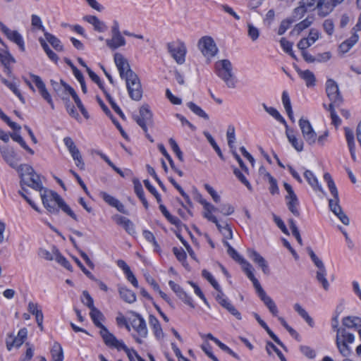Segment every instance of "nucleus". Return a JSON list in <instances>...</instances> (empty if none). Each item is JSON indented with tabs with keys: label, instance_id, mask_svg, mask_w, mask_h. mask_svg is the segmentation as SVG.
Returning <instances> with one entry per match:
<instances>
[{
	"label": "nucleus",
	"instance_id": "f257e3e1",
	"mask_svg": "<svg viewBox=\"0 0 361 361\" xmlns=\"http://www.w3.org/2000/svg\"><path fill=\"white\" fill-rule=\"evenodd\" d=\"M114 61L121 78L126 80L130 97L133 100L140 101L142 97V89L137 75L130 69L128 61L121 54H114Z\"/></svg>",
	"mask_w": 361,
	"mask_h": 361
},
{
	"label": "nucleus",
	"instance_id": "f03ea898",
	"mask_svg": "<svg viewBox=\"0 0 361 361\" xmlns=\"http://www.w3.org/2000/svg\"><path fill=\"white\" fill-rule=\"evenodd\" d=\"M214 73L228 88L236 87L237 80L233 71V66L228 59L217 61L214 64Z\"/></svg>",
	"mask_w": 361,
	"mask_h": 361
},
{
	"label": "nucleus",
	"instance_id": "7ed1b4c3",
	"mask_svg": "<svg viewBox=\"0 0 361 361\" xmlns=\"http://www.w3.org/2000/svg\"><path fill=\"white\" fill-rule=\"evenodd\" d=\"M307 251L314 266L317 268V271H316V279L317 282L322 285L324 290H329L330 285L326 279L327 272L324 262L316 255L311 247H307Z\"/></svg>",
	"mask_w": 361,
	"mask_h": 361
},
{
	"label": "nucleus",
	"instance_id": "20e7f679",
	"mask_svg": "<svg viewBox=\"0 0 361 361\" xmlns=\"http://www.w3.org/2000/svg\"><path fill=\"white\" fill-rule=\"evenodd\" d=\"M250 275V280L252 281L255 288L258 294V296L263 301L264 305L269 309V312L274 317H278L279 310L274 301L267 295L266 292L262 288L259 281L255 278L254 275Z\"/></svg>",
	"mask_w": 361,
	"mask_h": 361
},
{
	"label": "nucleus",
	"instance_id": "39448f33",
	"mask_svg": "<svg viewBox=\"0 0 361 361\" xmlns=\"http://www.w3.org/2000/svg\"><path fill=\"white\" fill-rule=\"evenodd\" d=\"M167 49L178 64L181 65L185 63L187 48L184 42L181 41L169 42L167 44Z\"/></svg>",
	"mask_w": 361,
	"mask_h": 361
},
{
	"label": "nucleus",
	"instance_id": "423d86ee",
	"mask_svg": "<svg viewBox=\"0 0 361 361\" xmlns=\"http://www.w3.org/2000/svg\"><path fill=\"white\" fill-rule=\"evenodd\" d=\"M133 118L145 133L147 132V126L153 123V114L147 104L142 105L140 108L139 115H134Z\"/></svg>",
	"mask_w": 361,
	"mask_h": 361
},
{
	"label": "nucleus",
	"instance_id": "0eeeda50",
	"mask_svg": "<svg viewBox=\"0 0 361 361\" xmlns=\"http://www.w3.org/2000/svg\"><path fill=\"white\" fill-rule=\"evenodd\" d=\"M27 337V329L22 328L16 336L13 334H8L6 339V348L8 351L13 347L20 348Z\"/></svg>",
	"mask_w": 361,
	"mask_h": 361
},
{
	"label": "nucleus",
	"instance_id": "6e6552de",
	"mask_svg": "<svg viewBox=\"0 0 361 361\" xmlns=\"http://www.w3.org/2000/svg\"><path fill=\"white\" fill-rule=\"evenodd\" d=\"M198 47L206 57L214 56L218 51L216 45L211 37H202L198 42Z\"/></svg>",
	"mask_w": 361,
	"mask_h": 361
},
{
	"label": "nucleus",
	"instance_id": "1a4fd4ad",
	"mask_svg": "<svg viewBox=\"0 0 361 361\" xmlns=\"http://www.w3.org/2000/svg\"><path fill=\"white\" fill-rule=\"evenodd\" d=\"M326 92L329 99L333 104L339 106L342 102V96L338 90L337 83L332 79H329L326 83Z\"/></svg>",
	"mask_w": 361,
	"mask_h": 361
},
{
	"label": "nucleus",
	"instance_id": "9d476101",
	"mask_svg": "<svg viewBox=\"0 0 361 361\" xmlns=\"http://www.w3.org/2000/svg\"><path fill=\"white\" fill-rule=\"evenodd\" d=\"M54 194H58L53 190H44L42 192L41 198L44 207L50 212L56 214L59 209L56 207V198Z\"/></svg>",
	"mask_w": 361,
	"mask_h": 361
},
{
	"label": "nucleus",
	"instance_id": "9b49d317",
	"mask_svg": "<svg viewBox=\"0 0 361 361\" xmlns=\"http://www.w3.org/2000/svg\"><path fill=\"white\" fill-rule=\"evenodd\" d=\"M299 126L305 141L310 145L314 144L317 140V133L313 130L310 121L301 118L299 121Z\"/></svg>",
	"mask_w": 361,
	"mask_h": 361
},
{
	"label": "nucleus",
	"instance_id": "f8f14e48",
	"mask_svg": "<svg viewBox=\"0 0 361 361\" xmlns=\"http://www.w3.org/2000/svg\"><path fill=\"white\" fill-rule=\"evenodd\" d=\"M132 314L135 317V318L130 321L132 328L140 337L146 338L148 335V330L145 320L137 312H133Z\"/></svg>",
	"mask_w": 361,
	"mask_h": 361
},
{
	"label": "nucleus",
	"instance_id": "ddd939ff",
	"mask_svg": "<svg viewBox=\"0 0 361 361\" xmlns=\"http://www.w3.org/2000/svg\"><path fill=\"white\" fill-rule=\"evenodd\" d=\"M99 333L107 346L116 348L118 350H120V348H126V344L123 341L118 340L113 334L108 331L106 326L103 327Z\"/></svg>",
	"mask_w": 361,
	"mask_h": 361
},
{
	"label": "nucleus",
	"instance_id": "4468645a",
	"mask_svg": "<svg viewBox=\"0 0 361 361\" xmlns=\"http://www.w3.org/2000/svg\"><path fill=\"white\" fill-rule=\"evenodd\" d=\"M0 29L9 40L16 43L22 51H25V47L24 40L21 35L18 31L10 30L2 22H0Z\"/></svg>",
	"mask_w": 361,
	"mask_h": 361
},
{
	"label": "nucleus",
	"instance_id": "2eb2a0df",
	"mask_svg": "<svg viewBox=\"0 0 361 361\" xmlns=\"http://www.w3.org/2000/svg\"><path fill=\"white\" fill-rule=\"evenodd\" d=\"M30 78L32 79L35 82L36 87L38 89V91L42 96V97L47 102V103L51 106V109H54V104L52 101L51 97L49 93L44 82L42 81L41 78L37 75L30 74Z\"/></svg>",
	"mask_w": 361,
	"mask_h": 361
},
{
	"label": "nucleus",
	"instance_id": "dca6fc26",
	"mask_svg": "<svg viewBox=\"0 0 361 361\" xmlns=\"http://www.w3.org/2000/svg\"><path fill=\"white\" fill-rule=\"evenodd\" d=\"M227 252L235 261L238 262L243 266V271L250 280L251 276L250 274L254 275L252 273V266L242 257L232 246H229V249H227Z\"/></svg>",
	"mask_w": 361,
	"mask_h": 361
},
{
	"label": "nucleus",
	"instance_id": "f3484780",
	"mask_svg": "<svg viewBox=\"0 0 361 361\" xmlns=\"http://www.w3.org/2000/svg\"><path fill=\"white\" fill-rule=\"evenodd\" d=\"M21 180H39V175L37 174L33 168L28 164H20L17 169Z\"/></svg>",
	"mask_w": 361,
	"mask_h": 361
},
{
	"label": "nucleus",
	"instance_id": "a211bd4d",
	"mask_svg": "<svg viewBox=\"0 0 361 361\" xmlns=\"http://www.w3.org/2000/svg\"><path fill=\"white\" fill-rule=\"evenodd\" d=\"M99 195L109 206L116 208L119 212L128 214V212L125 206L116 198L106 192L100 191Z\"/></svg>",
	"mask_w": 361,
	"mask_h": 361
},
{
	"label": "nucleus",
	"instance_id": "6ab92c4d",
	"mask_svg": "<svg viewBox=\"0 0 361 361\" xmlns=\"http://www.w3.org/2000/svg\"><path fill=\"white\" fill-rule=\"evenodd\" d=\"M247 256L260 267L265 274H269V268L265 259L259 252L253 249H247Z\"/></svg>",
	"mask_w": 361,
	"mask_h": 361
},
{
	"label": "nucleus",
	"instance_id": "aec40b11",
	"mask_svg": "<svg viewBox=\"0 0 361 361\" xmlns=\"http://www.w3.org/2000/svg\"><path fill=\"white\" fill-rule=\"evenodd\" d=\"M50 83L53 87V90L59 97L63 99H68L66 96L67 92L69 93V88L71 87L70 85L66 83L63 80H61L60 82L54 81V80H51Z\"/></svg>",
	"mask_w": 361,
	"mask_h": 361
},
{
	"label": "nucleus",
	"instance_id": "412c9836",
	"mask_svg": "<svg viewBox=\"0 0 361 361\" xmlns=\"http://www.w3.org/2000/svg\"><path fill=\"white\" fill-rule=\"evenodd\" d=\"M112 37L111 39L106 40V44L112 50H115L120 47H123L126 44V39L121 35V33L111 34Z\"/></svg>",
	"mask_w": 361,
	"mask_h": 361
},
{
	"label": "nucleus",
	"instance_id": "4be33fe9",
	"mask_svg": "<svg viewBox=\"0 0 361 361\" xmlns=\"http://www.w3.org/2000/svg\"><path fill=\"white\" fill-rule=\"evenodd\" d=\"M83 20L90 24L92 25L94 29L99 32H103L106 30L107 27L106 24L100 20L97 16L87 15L83 17Z\"/></svg>",
	"mask_w": 361,
	"mask_h": 361
},
{
	"label": "nucleus",
	"instance_id": "5701e85b",
	"mask_svg": "<svg viewBox=\"0 0 361 361\" xmlns=\"http://www.w3.org/2000/svg\"><path fill=\"white\" fill-rule=\"evenodd\" d=\"M314 16H307L305 19L297 23L292 31L290 32L291 35H299L302 31L309 27L314 22Z\"/></svg>",
	"mask_w": 361,
	"mask_h": 361
},
{
	"label": "nucleus",
	"instance_id": "b1692460",
	"mask_svg": "<svg viewBox=\"0 0 361 361\" xmlns=\"http://www.w3.org/2000/svg\"><path fill=\"white\" fill-rule=\"evenodd\" d=\"M149 323L152 328V330L154 331V336L157 339H160L164 337V333L163 330L161 329V324L159 321L157 319V318L150 314L149 317Z\"/></svg>",
	"mask_w": 361,
	"mask_h": 361
},
{
	"label": "nucleus",
	"instance_id": "393cba45",
	"mask_svg": "<svg viewBox=\"0 0 361 361\" xmlns=\"http://www.w3.org/2000/svg\"><path fill=\"white\" fill-rule=\"evenodd\" d=\"M328 188L330 191V193L332 196L331 198L329 199V207H332L336 206L337 204H340V199L338 196V191L336 185L334 182H328Z\"/></svg>",
	"mask_w": 361,
	"mask_h": 361
},
{
	"label": "nucleus",
	"instance_id": "a878e982",
	"mask_svg": "<svg viewBox=\"0 0 361 361\" xmlns=\"http://www.w3.org/2000/svg\"><path fill=\"white\" fill-rule=\"evenodd\" d=\"M342 324L348 329H355L357 330L361 327V318L358 317L348 316L342 319Z\"/></svg>",
	"mask_w": 361,
	"mask_h": 361
},
{
	"label": "nucleus",
	"instance_id": "bb28decb",
	"mask_svg": "<svg viewBox=\"0 0 361 361\" xmlns=\"http://www.w3.org/2000/svg\"><path fill=\"white\" fill-rule=\"evenodd\" d=\"M118 293L121 298L128 303H133L136 300L135 293L125 286H118Z\"/></svg>",
	"mask_w": 361,
	"mask_h": 361
},
{
	"label": "nucleus",
	"instance_id": "cd10ccee",
	"mask_svg": "<svg viewBox=\"0 0 361 361\" xmlns=\"http://www.w3.org/2000/svg\"><path fill=\"white\" fill-rule=\"evenodd\" d=\"M297 72L300 77L305 80L307 87H310L315 85L316 78L312 71L309 70L302 71L297 69Z\"/></svg>",
	"mask_w": 361,
	"mask_h": 361
},
{
	"label": "nucleus",
	"instance_id": "c85d7f7f",
	"mask_svg": "<svg viewBox=\"0 0 361 361\" xmlns=\"http://www.w3.org/2000/svg\"><path fill=\"white\" fill-rule=\"evenodd\" d=\"M55 195V198H56V203L59 208L61 209V210L70 216L75 221H78L77 216L72 211L70 207L65 202V201L61 197L59 194H54Z\"/></svg>",
	"mask_w": 361,
	"mask_h": 361
},
{
	"label": "nucleus",
	"instance_id": "c756f323",
	"mask_svg": "<svg viewBox=\"0 0 361 361\" xmlns=\"http://www.w3.org/2000/svg\"><path fill=\"white\" fill-rule=\"evenodd\" d=\"M0 80L3 84H4L8 88H9V90H11L19 98L22 103L25 104V98L23 97L22 94L18 90V85L16 84V82L6 80V78H3L1 75Z\"/></svg>",
	"mask_w": 361,
	"mask_h": 361
},
{
	"label": "nucleus",
	"instance_id": "7c9ffc66",
	"mask_svg": "<svg viewBox=\"0 0 361 361\" xmlns=\"http://www.w3.org/2000/svg\"><path fill=\"white\" fill-rule=\"evenodd\" d=\"M359 35L354 32L348 39L342 42L339 46V49L342 53L348 52L358 41Z\"/></svg>",
	"mask_w": 361,
	"mask_h": 361
},
{
	"label": "nucleus",
	"instance_id": "2f4dec72",
	"mask_svg": "<svg viewBox=\"0 0 361 361\" xmlns=\"http://www.w3.org/2000/svg\"><path fill=\"white\" fill-rule=\"evenodd\" d=\"M203 216L211 222L216 221V217L212 214L213 212H219V208L209 202H204Z\"/></svg>",
	"mask_w": 361,
	"mask_h": 361
},
{
	"label": "nucleus",
	"instance_id": "473e14b6",
	"mask_svg": "<svg viewBox=\"0 0 361 361\" xmlns=\"http://www.w3.org/2000/svg\"><path fill=\"white\" fill-rule=\"evenodd\" d=\"M44 35L46 40L49 43H50V44L53 47V48L56 51H63V46L61 44V41H60V39L59 38H57L54 35H52V34H51L49 32H44Z\"/></svg>",
	"mask_w": 361,
	"mask_h": 361
},
{
	"label": "nucleus",
	"instance_id": "72a5a7b5",
	"mask_svg": "<svg viewBox=\"0 0 361 361\" xmlns=\"http://www.w3.org/2000/svg\"><path fill=\"white\" fill-rule=\"evenodd\" d=\"M2 156L4 160L13 168L18 166V159L16 158L14 151L5 149L1 151Z\"/></svg>",
	"mask_w": 361,
	"mask_h": 361
},
{
	"label": "nucleus",
	"instance_id": "f704fd0d",
	"mask_svg": "<svg viewBox=\"0 0 361 361\" xmlns=\"http://www.w3.org/2000/svg\"><path fill=\"white\" fill-rule=\"evenodd\" d=\"M90 317L94 323V324L100 329V330L105 327L102 323L101 321L104 320V315L97 308L94 307L90 310Z\"/></svg>",
	"mask_w": 361,
	"mask_h": 361
},
{
	"label": "nucleus",
	"instance_id": "c9c22d12",
	"mask_svg": "<svg viewBox=\"0 0 361 361\" xmlns=\"http://www.w3.org/2000/svg\"><path fill=\"white\" fill-rule=\"evenodd\" d=\"M330 210L339 219V220L345 226L350 224L348 216L343 212L340 204L329 207Z\"/></svg>",
	"mask_w": 361,
	"mask_h": 361
},
{
	"label": "nucleus",
	"instance_id": "e433bc0d",
	"mask_svg": "<svg viewBox=\"0 0 361 361\" xmlns=\"http://www.w3.org/2000/svg\"><path fill=\"white\" fill-rule=\"evenodd\" d=\"M330 210L339 219V220L345 226L350 224L348 216L343 212L340 204L329 207Z\"/></svg>",
	"mask_w": 361,
	"mask_h": 361
},
{
	"label": "nucleus",
	"instance_id": "4c0bfd02",
	"mask_svg": "<svg viewBox=\"0 0 361 361\" xmlns=\"http://www.w3.org/2000/svg\"><path fill=\"white\" fill-rule=\"evenodd\" d=\"M53 361H63V352L61 345L58 342H54L51 350Z\"/></svg>",
	"mask_w": 361,
	"mask_h": 361
},
{
	"label": "nucleus",
	"instance_id": "58836bf2",
	"mask_svg": "<svg viewBox=\"0 0 361 361\" xmlns=\"http://www.w3.org/2000/svg\"><path fill=\"white\" fill-rule=\"evenodd\" d=\"M324 0H302L300 4L307 11H314L316 8H322Z\"/></svg>",
	"mask_w": 361,
	"mask_h": 361
},
{
	"label": "nucleus",
	"instance_id": "ea45409f",
	"mask_svg": "<svg viewBox=\"0 0 361 361\" xmlns=\"http://www.w3.org/2000/svg\"><path fill=\"white\" fill-rule=\"evenodd\" d=\"M69 94L72 96L74 102H75L77 106L80 109L81 114L83 115V116L85 118L87 119L89 118L88 112L85 109V108L83 106V104H82V102L80 101L79 97L78 96V94H76L75 91L74 90V89L73 87L69 88Z\"/></svg>",
	"mask_w": 361,
	"mask_h": 361
},
{
	"label": "nucleus",
	"instance_id": "a19ab883",
	"mask_svg": "<svg viewBox=\"0 0 361 361\" xmlns=\"http://www.w3.org/2000/svg\"><path fill=\"white\" fill-rule=\"evenodd\" d=\"M53 253L55 255V260L65 267L66 269L69 271H72V266L71 263L67 260L66 257H64L59 251V250L56 247H53Z\"/></svg>",
	"mask_w": 361,
	"mask_h": 361
},
{
	"label": "nucleus",
	"instance_id": "79ce46f5",
	"mask_svg": "<svg viewBox=\"0 0 361 361\" xmlns=\"http://www.w3.org/2000/svg\"><path fill=\"white\" fill-rule=\"evenodd\" d=\"M307 11H308L304 6H302V5L301 4H300L299 6L296 7L293 10L291 16L288 18L293 23H295V22L302 19L305 16V13Z\"/></svg>",
	"mask_w": 361,
	"mask_h": 361
},
{
	"label": "nucleus",
	"instance_id": "37998d69",
	"mask_svg": "<svg viewBox=\"0 0 361 361\" xmlns=\"http://www.w3.org/2000/svg\"><path fill=\"white\" fill-rule=\"evenodd\" d=\"M336 346L338 349L339 353L343 356V357H349L352 354V350L348 346L349 343H346L343 341H338V339H336Z\"/></svg>",
	"mask_w": 361,
	"mask_h": 361
},
{
	"label": "nucleus",
	"instance_id": "c03bdc74",
	"mask_svg": "<svg viewBox=\"0 0 361 361\" xmlns=\"http://www.w3.org/2000/svg\"><path fill=\"white\" fill-rule=\"evenodd\" d=\"M288 201L287 202V207L290 212L295 215V216H299L300 213L298 207L299 205V200L297 196H294L293 197L288 198Z\"/></svg>",
	"mask_w": 361,
	"mask_h": 361
},
{
	"label": "nucleus",
	"instance_id": "a18cd8bd",
	"mask_svg": "<svg viewBox=\"0 0 361 361\" xmlns=\"http://www.w3.org/2000/svg\"><path fill=\"white\" fill-rule=\"evenodd\" d=\"M262 106L266 112L274 117L276 120L281 123L286 124V122L283 117L280 114L278 110L274 107H269L266 104H262Z\"/></svg>",
	"mask_w": 361,
	"mask_h": 361
},
{
	"label": "nucleus",
	"instance_id": "49530a36",
	"mask_svg": "<svg viewBox=\"0 0 361 361\" xmlns=\"http://www.w3.org/2000/svg\"><path fill=\"white\" fill-rule=\"evenodd\" d=\"M286 135L288 141L298 152H301L303 149V142L301 140L298 139L293 133H290L288 130H286Z\"/></svg>",
	"mask_w": 361,
	"mask_h": 361
},
{
	"label": "nucleus",
	"instance_id": "de8ad7c7",
	"mask_svg": "<svg viewBox=\"0 0 361 361\" xmlns=\"http://www.w3.org/2000/svg\"><path fill=\"white\" fill-rule=\"evenodd\" d=\"M173 252L175 255L176 259L182 263L183 266L185 268H188V264L186 262L187 255L185 252L182 248L174 247L173 248Z\"/></svg>",
	"mask_w": 361,
	"mask_h": 361
},
{
	"label": "nucleus",
	"instance_id": "09e8293b",
	"mask_svg": "<svg viewBox=\"0 0 361 361\" xmlns=\"http://www.w3.org/2000/svg\"><path fill=\"white\" fill-rule=\"evenodd\" d=\"M221 302L222 303L221 305L226 309L237 319L240 320L242 319L241 314L227 299L226 300H222Z\"/></svg>",
	"mask_w": 361,
	"mask_h": 361
},
{
	"label": "nucleus",
	"instance_id": "8fccbe9b",
	"mask_svg": "<svg viewBox=\"0 0 361 361\" xmlns=\"http://www.w3.org/2000/svg\"><path fill=\"white\" fill-rule=\"evenodd\" d=\"M188 107L198 116L204 118L205 120L209 119V116L206 114L199 106L195 104L192 102H190L187 104Z\"/></svg>",
	"mask_w": 361,
	"mask_h": 361
},
{
	"label": "nucleus",
	"instance_id": "3c124183",
	"mask_svg": "<svg viewBox=\"0 0 361 361\" xmlns=\"http://www.w3.org/2000/svg\"><path fill=\"white\" fill-rule=\"evenodd\" d=\"M226 137L228 140V145L231 151L233 149H235L234 146V142L235 140V128L232 126H228L227 133H226Z\"/></svg>",
	"mask_w": 361,
	"mask_h": 361
},
{
	"label": "nucleus",
	"instance_id": "603ef678",
	"mask_svg": "<svg viewBox=\"0 0 361 361\" xmlns=\"http://www.w3.org/2000/svg\"><path fill=\"white\" fill-rule=\"evenodd\" d=\"M101 156L102 158L109 164V166H110L115 171L119 173L122 178H128V175L131 173L130 171L129 170L122 171L121 169L117 168L106 155L102 154Z\"/></svg>",
	"mask_w": 361,
	"mask_h": 361
},
{
	"label": "nucleus",
	"instance_id": "864d4df0",
	"mask_svg": "<svg viewBox=\"0 0 361 361\" xmlns=\"http://www.w3.org/2000/svg\"><path fill=\"white\" fill-rule=\"evenodd\" d=\"M11 137L14 141L19 143V145L28 153H30V154H34V151L30 147H29V146L26 144L23 138L19 134L13 133L11 135Z\"/></svg>",
	"mask_w": 361,
	"mask_h": 361
},
{
	"label": "nucleus",
	"instance_id": "5fc2aeb1",
	"mask_svg": "<svg viewBox=\"0 0 361 361\" xmlns=\"http://www.w3.org/2000/svg\"><path fill=\"white\" fill-rule=\"evenodd\" d=\"M270 348H272L276 353V355H278L281 361H287L281 351L271 341H267L266 345V350L269 355L271 354Z\"/></svg>",
	"mask_w": 361,
	"mask_h": 361
},
{
	"label": "nucleus",
	"instance_id": "6e6d98bb",
	"mask_svg": "<svg viewBox=\"0 0 361 361\" xmlns=\"http://www.w3.org/2000/svg\"><path fill=\"white\" fill-rule=\"evenodd\" d=\"M204 136L206 137L207 140H208V142L210 143V145L212 146V147L214 148V149L215 150V152L217 153V154L219 155V157L221 159H224V156H223V154L221 152V149L219 148V147L218 146V145L216 144V141L214 140V139L213 138V137L211 135V134L208 132H204Z\"/></svg>",
	"mask_w": 361,
	"mask_h": 361
},
{
	"label": "nucleus",
	"instance_id": "4d7b16f0",
	"mask_svg": "<svg viewBox=\"0 0 361 361\" xmlns=\"http://www.w3.org/2000/svg\"><path fill=\"white\" fill-rule=\"evenodd\" d=\"M247 35L252 41H256L259 36V30L252 24H247Z\"/></svg>",
	"mask_w": 361,
	"mask_h": 361
},
{
	"label": "nucleus",
	"instance_id": "13d9d810",
	"mask_svg": "<svg viewBox=\"0 0 361 361\" xmlns=\"http://www.w3.org/2000/svg\"><path fill=\"white\" fill-rule=\"evenodd\" d=\"M83 298L81 299L82 302L90 310H92L95 307L94 306V301L88 291L83 290L82 292Z\"/></svg>",
	"mask_w": 361,
	"mask_h": 361
},
{
	"label": "nucleus",
	"instance_id": "bf43d9fd",
	"mask_svg": "<svg viewBox=\"0 0 361 361\" xmlns=\"http://www.w3.org/2000/svg\"><path fill=\"white\" fill-rule=\"evenodd\" d=\"M334 106L335 104H330L329 106V108L327 109L330 113H331V118L332 120V123L336 126L338 127L341 125V120L338 117V116L336 114L335 110H334Z\"/></svg>",
	"mask_w": 361,
	"mask_h": 361
},
{
	"label": "nucleus",
	"instance_id": "052dcab7",
	"mask_svg": "<svg viewBox=\"0 0 361 361\" xmlns=\"http://www.w3.org/2000/svg\"><path fill=\"white\" fill-rule=\"evenodd\" d=\"M177 238L180 240L183 245L185 247L189 255L195 261H197L195 252L192 249L191 246L188 244V243L182 237V235L179 233L176 234Z\"/></svg>",
	"mask_w": 361,
	"mask_h": 361
},
{
	"label": "nucleus",
	"instance_id": "680f3d73",
	"mask_svg": "<svg viewBox=\"0 0 361 361\" xmlns=\"http://www.w3.org/2000/svg\"><path fill=\"white\" fill-rule=\"evenodd\" d=\"M179 299H180L184 303L189 305L190 307L194 308L195 305L192 298L186 293V292L183 290L180 292V293L176 295Z\"/></svg>",
	"mask_w": 361,
	"mask_h": 361
},
{
	"label": "nucleus",
	"instance_id": "e2e57ef3",
	"mask_svg": "<svg viewBox=\"0 0 361 361\" xmlns=\"http://www.w3.org/2000/svg\"><path fill=\"white\" fill-rule=\"evenodd\" d=\"M70 154H71L73 160L75 161L76 166L80 169H83L85 164L83 162L82 157L79 149H78L74 152H71Z\"/></svg>",
	"mask_w": 361,
	"mask_h": 361
},
{
	"label": "nucleus",
	"instance_id": "0e129e2a",
	"mask_svg": "<svg viewBox=\"0 0 361 361\" xmlns=\"http://www.w3.org/2000/svg\"><path fill=\"white\" fill-rule=\"evenodd\" d=\"M300 352L307 358L313 359L316 356L315 351L307 345H300Z\"/></svg>",
	"mask_w": 361,
	"mask_h": 361
},
{
	"label": "nucleus",
	"instance_id": "69168bd1",
	"mask_svg": "<svg viewBox=\"0 0 361 361\" xmlns=\"http://www.w3.org/2000/svg\"><path fill=\"white\" fill-rule=\"evenodd\" d=\"M169 145H170L172 150L176 153V154L178 157V158L180 161H183V153L180 151V149L177 142H176V140H173V138H170L169 140Z\"/></svg>",
	"mask_w": 361,
	"mask_h": 361
},
{
	"label": "nucleus",
	"instance_id": "338daca9",
	"mask_svg": "<svg viewBox=\"0 0 361 361\" xmlns=\"http://www.w3.org/2000/svg\"><path fill=\"white\" fill-rule=\"evenodd\" d=\"M219 212L224 216H228L234 212V207L230 204H223L220 205Z\"/></svg>",
	"mask_w": 361,
	"mask_h": 361
},
{
	"label": "nucleus",
	"instance_id": "774afa93",
	"mask_svg": "<svg viewBox=\"0 0 361 361\" xmlns=\"http://www.w3.org/2000/svg\"><path fill=\"white\" fill-rule=\"evenodd\" d=\"M323 28L327 35H331L334 31V23L331 19H326L323 23Z\"/></svg>",
	"mask_w": 361,
	"mask_h": 361
}]
</instances>
